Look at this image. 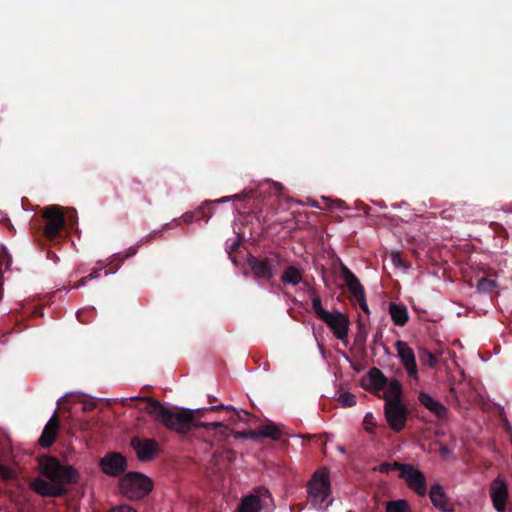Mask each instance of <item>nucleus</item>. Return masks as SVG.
Segmentation results:
<instances>
[{"label": "nucleus", "mask_w": 512, "mask_h": 512, "mask_svg": "<svg viewBox=\"0 0 512 512\" xmlns=\"http://www.w3.org/2000/svg\"><path fill=\"white\" fill-rule=\"evenodd\" d=\"M341 272L343 280L355 300L362 298V295L365 294V290L356 275L343 264L341 265Z\"/></svg>", "instance_id": "17"}, {"label": "nucleus", "mask_w": 512, "mask_h": 512, "mask_svg": "<svg viewBox=\"0 0 512 512\" xmlns=\"http://www.w3.org/2000/svg\"><path fill=\"white\" fill-rule=\"evenodd\" d=\"M368 388L371 391H383L387 386L388 378L377 367L371 368L367 373Z\"/></svg>", "instance_id": "19"}, {"label": "nucleus", "mask_w": 512, "mask_h": 512, "mask_svg": "<svg viewBox=\"0 0 512 512\" xmlns=\"http://www.w3.org/2000/svg\"><path fill=\"white\" fill-rule=\"evenodd\" d=\"M231 198H235V199H242V198H241V196H240L239 194H237V195H234L233 197H223V198H221V199H219V200H216L215 202H219V203H221V202H227V201H229Z\"/></svg>", "instance_id": "46"}, {"label": "nucleus", "mask_w": 512, "mask_h": 512, "mask_svg": "<svg viewBox=\"0 0 512 512\" xmlns=\"http://www.w3.org/2000/svg\"><path fill=\"white\" fill-rule=\"evenodd\" d=\"M364 424L366 425V430L367 431H371L370 428L368 427L369 425L370 426H375L376 423H375V419H374V416L372 413H367L364 417Z\"/></svg>", "instance_id": "39"}, {"label": "nucleus", "mask_w": 512, "mask_h": 512, "mask_svg": "<svg viewBox=\"0 0 512 512\" xmlns=\"http://www.w3.org/2000/svg\"><path fill=\"white\" fill-rule=\"evenodd\" d=\"M308 493L311 504L317 508H323V502L331 493L329 470L325 467L317 470L308 485Z\"/></svg>", "instance_id": "6"}, {"label": "nucleus", "mask_w": 512, "mask_h": 512, "mask_svg": "<svg viewBox=\"0 0 512 512\" xmlns=\"http://www.w3.org/2000/svg\"><path fill=\"white\" fill-rule=\"evenodd\" d=\"M386 512H410V509L406 500H395L387 502Z\"/></svg>", "instance_id": "27"}, {"label": "nucleus", "mask_w": 512, "mask_h": 512, "mask_svg": "<svg viewBox=\"0 0 512 512\" xmlns=\"http://www.w3.org/2000/svg\"><path fill=\"white\" fill-rule=\"evenodd\" d=\"M406 464L400 463V462H383L379 465L378 471L381 473H389L392 470H399V473L404 470Z\"/></svg>", "instance_id": "30"}, {"label": "nucleus", "mask_w": 512, "mask_h": 512, "mask_svg": "<svg viewBox=\"0 0 512 512\" xmlns=\"http://www.w3.org/2000/svg\"><path fill=\"white\" fill-rule=\"evenodd\" d=\"M103 267H100V268H94L91 273L89 275H87V278L89 280H93V279H96L100 276V272L102 270Z\"/></svg>", "instance_id": "41"}, {"label": "nucleus", "mask_w": 512, "mask_h": 512, "mask_svg": "<svg viewBox=\"0 0 512 512\" xmlns=\"http://www.w3.org/2000/svg\"><path fill=\"white\" fill-rule=\"evenodd\" d=\"M384 397L386 401H401L402 385L399 380L392 379L387 382L385 387Z\"/></svg>", "instance_id": "23"}, {"label": "nucleus", "mask_w": 512, "mask_h": 512, "mask_svg": "<svg viewBox=\"0 0 512 512\" xmlns=\"http://www.w3.org/2000/svg\"><path fill=\"white\" fill-rule=\"evenodd\" d=\"M259 494L260 495L250 494L248 496H245L241 500L237 508V512H260V510L263 507L261 497L270 498L271 494L269 490L266 488L259 489Z\"/></svg>", "instance_id": "14"}, {"label": "nucleus", "mask_w": 512, "mask_h": 512, "mask_svg": "<svg viewBox=\"0 0 512 512\" xmlns=\"http://www.w3.org/2000/svg\"><path fill=\"white\" fill-rule=\"evenodd\" d=\"M392 260H393L394 264H396V265H397V264H398V263H400V261H401L400 255H399L398 253L393 254V255H392Z\"/></svg>", "instance_id": "47"}, {"label": "nucleus", "mask_w": 512, "mask_h": 512, "mask_svg": "<svg viewBox=\"0 0 512 512\" xmlns=\"http://www.w3.org/2000/svg\"><path fill=\"white\" fill-rule=\"evenodd\" d=\"M177 224H178V222L175 219L172 223L166 224L165 227L162 230L149 233L144 238H142L135 247L138 248L141 245H143L144 243L151 241L156 236L160 235L164 229H166V228H173Z\"/></svg>", "instance_id": "31"}, {"label": "nucleus", "mask_w": 512, "mask_h": 512, "mask_svg": "<svg viewBox=\"0 0 512 512\" xmlns=\"http://www.w3.org/2000/svg\"><path fill=\"white\" fill-rule=\"evenodd\" d=\"M133 184H134L133 191L138 192V193H141L143 191L144 187L140 180H134Z\"/></svg>", "instance_id": "42"}, {"label": "nucleus", "mask_w": 512, "mask_h": 512, "mask_svg": "<svg viewBox=\"0 0 512 512\" xmlns=\"http://www.w3.org/2000/svg\"><path fill=\"white\" fill-rule=\"evenodd\" d=\"M338 400L344 407H352L356 404V396L350 392L341 393Z\"/></svg>", "instance_id": "33"}, {"label": "nucleus", "mask_w": 512, "mask_h": 512, "mask_svg": "<svg viewBox=\"0 0 512 512\" xmlns=\"http://www.w3.org/2000/svg\"><path fill=\"white\" fill-rule=\"evenodd\" d=\"M322 200L329 203L328 207L330 209H333L335 207L341 208V207H343L345 205V202L343 200H333V201H331V200H329L326 197H322Z\"/></svg>", "instance_id": "36"}, {"label": "nucleus", "mask_w": 512, "mask_h": 512, "mask_svg": "<svg viewBox=\"0 0 512 512\" xmlns=\"http://www.w3.org/2000/svg\"><path fill=\"white\" fill-rule=\"evenodd\" d=\"M64 208L60 205H48L44 207L37 217L31 220V228L38 238L52 243H59L65 238V228H73L77 223V216L73 210V215L65 217Z\"/></svg>", "instance_id": "3"}, {"label": "nucleus", "mask_w": 512, "mask_h": 512, "mask_svg": "<svg viewBox=\"0 0 512 512\" xmlns=\"http://www.w3.org/2000/svg\"><path fill=\"white\" fill-rule=\"evenodd\" d=\"M258 430L259 437H265L275 441L279 440L282 435L279 427L271 421L265 425L260 426Z\"/></svg>", "instance_id": "24"}, {"label": "nucleus", "mask_w": 512, "mask_h": 512, "mask_svg": "<svg viewBox=\"0 0 512 512\" xmlns=\"http://www.w3.org/2000/svg\"><path fill=\"white\" fill-rule=\"evenodd\" d=\"M496 287V282L489 278H481L477 282V290L481 293H489Z\"/></svg>", "instance_id": "29"}, {"label": "nucleus", "mask_w": 512, "mask_h": 512, "mask_svg": "<svg viewBox=\"0 0 512 512\" xmlns=\"http://www.w3.org/2000/svg\"><path fill=\"white\" fill-rule=\"evenodd\" d=\"M34 315L43 316V309L41 307L36 308L34 311Z\"/></svg>", "instance_id": "48"}, {"label": "nucleus", "mask_w": 512, "mask_h": 512, "mask_svg": "<svg viewBox=\"0 0 512 512\" xmlns=\"http://www.w3.org/2000/svg\"><path fill=\"white\" fill-rule=\"evenodd\" d=\"M489 492L494 509L497 512H505L509 498V489L505 481L499 477L495 478L490 485Z\"/></svg>", "instance_id": "13"}, {"label": "nucleus", "mask_w": 512, "mask_h": 512, "mask_svg": "<svg viewBox=\"0 0 512 512\" xmlns=\"http://www.w3.org/2000/svg\"><path fill=\"white\" fill-rule=\"evenodd\" d=\"M395 349L408 376L412 379H418V367L412 348L405 341L398 340L395 343Z\"/></svg>", "instance_id": "12"}, {"label": "nucleus", "mask_w": 512, "mask_h": 512, "mask_svg": "<svg viewBox=\"0 0 512 512\" xmlns=\"http://www.w3.org/2000/svg\"><path fill=\"white\" fill-rule=\"evenodd\" d=\"M0 477L2 479L12 478V471L9 467L0 464Z\"/></svg>", "instance_id": "37"}, {"label": "nucleus", "mask_w": 512, "mask_h": 512, "mask_svg": "<svg viewBox=\"0 0 512 512\" xmlns=\"http://www.w3.org/2000/svg\"><path fill=\"white\" fill-rule=\"evenodd\" d=\"M42 474L49 481L36 479L33 490L43 497H63L68 493L66 484H76L79 473L72 466L63 465L58 459L46 457L41 462Z\"/></svg>", "instance_id": "2"}, {"label": "nucleus", "mask_w": 512, "mask_h": 512, "mask_svg": "<svg viewBox=\"0 0 512 512\" xmlns=\"http://www.w3.org/2000/svg\"><path fill=\"white\" fill-rule=\"evenodd\" d=\"M321 321H323L332 331L335 338L344 341L347 339L350 320L348 316L339 310L329 312Z\"/></svg>", "instance_id": "10"}, {"label": "nucleus", "mask_w": 512, "mask_h": 512, "mask_svg": "<svg viewBox=\"0 0 512 512\" xmlns=\"http://www.w3.org/2000/svg\"><path fill=\"white\" fill-rule=\"evenodd\" d=\"M183 219V221L187 224H190L192 223L193 221H196L195 220V214L193 211H190V212H186L182 215L181 217Z\"/></svg>", "instance_id": "40"}, {"label": "nucleus", "mask_w": 512, "mask_h": 512, "mask_svg": "<svg viewBox=\"0 0 512 512\" xmlns=\"http://www.w3.org/2000/svg\"><path fill=\"white\" fill-rule=\"evenodd\" d=\"M137 253L136 247H130L125 255L121 256L120 253L114 254L108 263V269L105 271V275L115 273L122 265L123 261Z\"/></svg>", "instance_id": "22"}, {"label": "nucleus", "mask_w": 512, "mask_h": 512, "mask_svg": "<svg viewBox=\"0 0 512 512\" xmlns=\"http://www.w3.org/2000/svg\"><path fill=\"white\" fill-rule=\"evenodd\" d=\"M99 467L106 475L119 477L127 470L128 462L121 453L109 452L100 459Z\"/></svg>", "instance_id": "8"}, {"label": "nucleus", "mask_w": 512, "mask_h": 512, "mask_svg": "<svg viewBox=\"0 0 512 512\" xmlns=\"http://www.w3.org/2000/svg\"><path fill=\"white\" fill-rule=\"evenodd\" d=\"M128 399H124L123 403L127 402ZM129 401L146 403L143 408L155 421L163 424L167 429L174 431L181 435H186L190 430L195 428H205L207 430H216L217 433L223 436H227L228 426L222 422H199L195 421L198 416H203L205 411H217L220 409L227 410L230 413L232 421L244 420V417H248L247 411H237L231 406H225L223 404L218 406H211L209 408L190 410L186 408H179L175 411L165 407L160 401L150 397H132Z\"/></svg>", "instance_id": "1"}, {"label": "nucleus", "mask_w": 512, "mask_h": 512, "mask_svg": "<svg viewBox=\"0 0 512 512\" xmlns=\"http://www.w3.org/2000/svg\"><path fill=\"white\" fill-rule=\"evenodd\" d=\"M59 428V419L58 414L55 411L53 416L50 418V420L45 425L42 434L39 438V444L44 448H49L55 441L57 431Z\"/></svg>", "instance_id": "16"}, {"label": "nucleus", "mask_w": 512, "mask_h": 512, "mask_svg": "<svg viewBox=\"0 0 512 512\" xmlns=\"http://www.w3.org/2000/svg\"><path fill=\"white\" fill-rule=\"evenodd\" d=\"M429 497L433 506L439 509L441 512L454 511L453 506L450 504L449 499L440 484L435 483L431 485Z\"/></svg>", "instance_id": "15"}, {"label": "nucleus", "mask_w": 512, "mask_h": 512, "mask_svg": "<svg viewBox=\"0 0 512 512\" xmlns=\"http://www.w3.org/2000/svg\"><path fill=\"white\" fill-rule=\"evenodd\" d=\"M331 503H332V500H331V501H329V502L326 504L325 508H326V507H328V506H330V505H331Z\"/></svg>", "instance_id": "51"}, {"label": "nucleus", "mask_w": 512, "mask_h": 512, "mask_svg": "<svg viewBox=\"0 0 512 512\" xmlns=\"http://www.w3.org/2000/svg\"><path fill=\"white\" fill-rule=\"evenodd\" d=\"M399 478L404 479L407 486L419 496L427 494V483L423 472L411 464H406L404 470L399 473Z\"/></svg>", "instance_id": "9"}, {"label": "nucleus", "mask_w": 512, "mask_h": 512, "mask_svg": "<svg viewBox=\"0 0 512 512\" xmlns=\"http://www.w3.org/2000/svg\"><path fill=\"white\" fill-rule=\"evenodd\" d=\"M357 303L359 304V307L361 308V310L366 313V314H369L370 313V310H369V307L367 305V302H366V296L365 294L362 295V298H358L356 299Z\"/></svg>", "instance_id": "38"}, {"label": "nucleus", "mask_w": 512, "mask_h": 512, "mask_svg": "<svg viewBox=\"0 0 512 512\" xmlns=\"http://www.w3.org/2000/svg\"><path fill=\"white\" fill-rule=\"evenodd\" d=\"M280 280L284 285L296 286L303 281V271L296 266L289 265L284 269Z\"/></svg>", "instance_id": "20"}, {"label": "nucleus", "mask_w": 512, "mask_h": 512, "mask_svg": "<svg viewBox=\"0 0 512 512\" xmlns=\"http://www.w3.org/2000/svg\"><path fill=\"white\" fill-rule=\"evenodd\" d=\"M489 227L496 237L503 238L504 240L508 238V232L502 224L491 222Z\"/></svg>", "instance_id": "32"}, {"label": "nucleus", "mask_w": 512, "mask_h": 512, "mask_svg": "<svg viewBox=\"0 0 512 512\" xmlns=\"http://www.w3.org/2000/svg\"><path fill=\"white\" fill-rule=\"evenodd\" d=\"M384 413L387 423L393 431L400 432L404 429L408 417V409L402 401H386Z\"/></svg>", "instance_id": "7"}, {"label": "nucleus", "mask_w": 512, "mask_h": 512, "mask_svg": "<svg viewBox=\"0 0 512 512\" xmlns=\"http://www.w3.org/2000/svg\"><path fill=\"white\" fill-rule=\"evenodd\" d=\"M418 401L427 410L433 413L438 419H445L448 413L447 408L439 401L435 400L426 392H420Z\"/></svg>", "instance_id": "18"}, {"label": "nucleus", "mask_w": 512, "mask_h": 512, "mask_svg": "<svg viewBox=\"0 0 512 512\" xmlns=\"http://www.w3.org/2000/svg\"><path fill=\"white\" fill-rule=\"evenodd\" d=\"M96 405L93 402H85L83 404V411L85 412H91L95 409Z\"/></svg>", "instance_id": "43"}, {"label": "nucleus", "mask_w": 512, "mask_h": 512, "mask_svg": "<svg viewBox=\"0 0 512 512\" xmlns=\"http://www.w3.org/2000/svg\"><path fill=\"white\" fill-rule=\"evenodd\" d=\"M307 204L311 207H314V208H319V209H322V207L320 206L319 202L316 201V200H313V199H308L307 200Z\"/></svg>", "instance_id": "45"}, {"label": "nucleus", "mask_w": 512, "mask_h": 512, "mask_svg": "<svg viewBox=\"0 0 512 512\" xmlns=\"http://www.w3.org/2000/svg\"><path fill=\"white\" fill-rule=\"evenodd\" d=\"M108 512H137V511L134 508H132L131 506L124 504V505L112 507L111 509L108 510Z\"/></svg>", "instance_id": "35"}, {"label": "nucleus", "mask_w": 512, "mask_h": 512, "mask_svg": "<svg viewBox=\"0 0 512 512\" xmlns=\"http://www.w3.org/2000/svg\"><path fill=\"white\" fill-rule=\"evenodd\" d=\"M441 452H442L443 454H445V453H447V452H448V449H447L446 447H443V448L441 449Z\"/></svg>", "instance_id": "50"}, {"label": "nucleus", "mask_w": 512, "mask_h": 512, "mask_svg": "<svg viewBox=\"0 0 512 512\" xmlns=\"http://www.w3.org/2000/svg\"><path fill=\"white\" fill-rule=\"evenodd\" d=\"M389 313L392 318V321L395 325L403 327L406 325L409 319L408 311L405 305L390 303L389 305Z\"/></svg>", "instance_id": "21"}, {"label": "nucleus", "mask_w": 512, "mask_h": 512, "mask_svg": "<svg viewBox=\"0 0 512 512\" xmlns=\"http://www.w3.org/2000/svg\"><path fill=\"white\" fill-rule=\"evenodd\" d=\"M212 201H205L203 205L195 209L193 212L195 214V220H206L208 221L211 217L210 206Z\"/></svg>", "instance_id": "28"}, {"label": "nucleus", "mask_w": 512, "mask_h": 512, "mask_svg": "<svg viewBox=\"0 0 512 512\" xmlns=\"http://www.w3.org/2000/svg\"><path fill=\"white\" fill-rule=\"evenodd\" d=\"M87 281H90V280L87 278V276H85V277L81 278V279H80V280H79V281H78V282L73 286V288H79V287H81V286H84V285L87 283Z\"/></svg>", "instance_id": "44"}, {"label": "nucleus", "mask_w": 512, "mask_h": 512, "mask_svg": "<svg viewBox=\"0 0 512 512\" xmlns=\"http://www.w3.org/2000/svg\"><path fill=\"white\" fill-rule=\"evenodd\" d=\"M310 293H312V309L317 318L322 320L329 312L322 307L320 296H318L314 290H311Z\"/></svg>", "instance_id": "25"}, {"label": "nucleus", "mask_w": 512, "mask_h": 512, "mask_svg": "<svg viewBox=\"0 0 512 512\" xmlns=\"http://www.w3.org/2000/svg\"><path fill=\"white\" fill-rule=\"evenodd\" d=\"M131 447L135 450L137 458L141 462L151 461L159 452V444L151 438H140L134 436L130 441Z\"/></svg>", "instance_id": "11"}, {"label": "nucleus", "mask_w": 512, "mask_h": 512, "mask_svg": "<svg viewBox=\"0 0 512 512\" xmlns=\"http://www.w3.org/2000/svg\"><path fill=\"white\" fill-rule=\"evenodd\" d=\"M284 258L277 251H267L258 256L249 254L247 264L253 276L259 281H270L275 277Z\"/></svg>", "instance_id": "4"}, {"label": "nucleus", "mask_w": 512, "mask_h": 512, "mask_svg": "<svg viewBox=\"0 0 512 512\" xmlns=\"http://www.w3.org/2000/svg\"><path fill=\"white\" fill-rule=\"evenodd\" d=\"M234 436H235V438H240V439L257 440L259 438V430L238 431V432H235Z\"/></svg>", "instance_id": "34"}, {"label": "nucleus", "mask_w": 512, "mask_h": 512, "mask_svg": "<svg viewBox=\"0 0 512 512\" xmlns=\"http://www.w3.org/2000/svg\"><path fill=\"white\" fill-rule=\"evenodd\" d=\"M419 358L423 364H425L431 368H435L438 365L437 356L435 354H433L432 352L428 351L427 349H424V348L420 349Z\"/></svg>", "instance_id": "26"}, {"label": "nucleus", "mask_w": 512, "mask_h": 512, "mask_svg": "<svg viewBox=\"0 0 512 512\" xmlns=\"http://www.w3.org/2000/svg\"><path fill=\"white\" fill-rule=\"evenodd\" d=\"M121 493L130 500H140L153 489L152 480L139 472L126 473L119 482Z\"/></svg>", "instance_id": "5"}, {"label": "nucleus", "mask_w": 512, "mask_h": 512, "mask_svg": "<svg viewBox=\"0 0 512 512\" xmlns=\"http://www.w3.org/2000/svg\"><path fill=\"white\" fill-rule=\"evenodd\" d=\"M239 244L238 243H233V245L231 246V251H234L238 248Z\"/></svg>", "instance_id": "49"}]
</instances>
